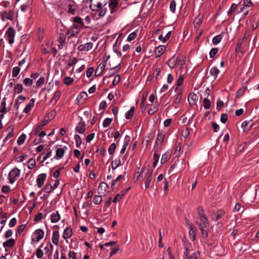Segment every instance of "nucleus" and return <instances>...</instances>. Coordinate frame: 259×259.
Returning <instances> with one entry per match:
<instances>
[{
  "instance_id": "25",
  "label": "nucleus",
  "mask_w": 259,
  "mask_h": 259,
  "mask_svg": "<svg viewBox=\"0 0 259 259\" xmlns=\"http://www.w3.org/2000/svg\"><path fill=\"white\" fill-rule=\"evenodd\" d=\"M73 22H74L76 24L79 25V28H81L83 26V22L82 21V19L79 16H76L73 18Z\"/></svg>"
},
{
  "instance_id": "4",
  "label": "nucleus",
  "mask_w": 259,
  "mask_h": 259,
  "mask_svg": "<svg viewBox=\"0 0 259 259\" xmlns=\"http://www.w3.org/2000/svg\"><path fill=\"white\" fill-rule=\"evenodd\" d=\"M44 235V232L41 229H37L32 235V241L34 242H38L43 238Z\"/></svg>"
},
{
  "instance_id": "23",
  "label": "nucleus",
  "mask_w": 259,
  "mask_h": 259,
  "mask_svg": "<svg viewBox=\"0 0 259 259\" xmlns=\"http://www.w3.org/2000/svg\"><path fill=\"white\" fill-rule=\"evenodd\" d=\"M165 135L163 133L160 132L159 133L157 137L156 138V145H161L163 142L164 139Z\"/></svg>"
},
{
  "instance_id": "48",
  "label": "nucleus",
  "mask_w": 259,
  "mask_h": 259,
  "mask_svg": "<svg viewBox=\"0 0 259 259\" xmlns=\"http://www.w3.org/2000/svg\"><path fill=\"white\" fill-rule=\"evenodd\" d=\"M35 165V160L34 159L30 158L28 161V167L32 169Z\"/></svg>"
},
{
  "instance_id": "2",
  "label": "nucleus",
  "mask_w": 259,
  "mask_h": 259,
  "mask_svg": "<svg viewBox=\"0 0 259 259\" xmlns=\"http://www.w3.org/2000/svg\"><path fill=\"white\" fill-rule=\"evenodd\" d=\"M20 172V170L17 167L14 168L10 171L8 178L11 184H13L18 179Z\"/></svg>"
},
{
  "instance_id": "27",
  "label": "nucleus",
  "mask_w": 259,
  "mask_h": 259,
  "mask_svg": "<svg viewBox=\"0 0 259 259\" xmlns=\"http://www.w3.org/2000/svg\"><path fill=\"white\" fill-rule=\"evenodd\" d=\"M220 73L219 69L216 67H212L210 70V74L214 77V79H216L218 75Z\"/></svg>"
},
{
  "instance_id": "9",
  "label": "nucleus",
  "mask_w": 259,
  "mask_h": 259,
  "mask_svg": "<svg viewBox=\"0 0 259 259\" xmlns=\"http://www.w3.org/2000/svg\"><path fill=\"white\" fill-rule=\"evenodd\" d=\"M86 124L84 122L80 121L75 127V132L79 134H82L85 131Z\"/></svg>"
},
{
  "instance_id": "12",
  "label": "nucleus",
  "mask_w": 259,
  "mask_h": 259,
  "mask_svg": "<svg viewBox=\"0 0 259 259\" xmlns=\"http://www.w3.org/2000/svg\"><path fill=\"white\" fill-rule=\"evenodd\" d=\"M130 187L126 189L125 190L121 191L120 193L117 194L114 197L113 202L114 203H116L117 201H119L123 197V196L125 195V194L126 193V192L130 189Z\"/></svg>"
},
{
  "instance_id": "21",
  "label": "nucleus",
  "mask_w": 259,
  "mask_h": 259,
  "mask_svg": "<svg viewBox=\"0 0 259 259\" xmlns=\"http://www.w3.org/2000/svg\"><path fill=\"white\" fill-rule=\"evenodd\" d=\"M225 214V211L224 210L220 209L217 211L215 213H214V218H213V220L214 221H217L219 220L220 219H221Z\"/></svg>"
},
{
  "instance_id": "28",
  "label": "nucleus",
  "mask_w": 259,
  "mask_h": 259,
  "mask_svg": "<svg viewBox=\"0 0 259 259\" xmlns=\"http://www.w3.org/2000/svg\"><path fill=\"white\" fill-rule=\"evenodd\" d=\"M23 90V86L21 84L17 83L14 87V94L21 93Z\"/></svg>"
},
{
  "instance_id": "40",
  "label": "nucleus",
  "mask_w": 259,
  "mask_h": 259,
  "mask_svg": "<svg viewBox=\"0 0 259 259\" xmlns=\"http://www.w3.org/2000/svg\"><path fill=\"white\" fill-rule=\"evenodd\" d=\"M102 196H103L102 194H100V195H96L95 196L94 199H93V202L95 204H100L102 201Z\"/></svg>"
},
{
  "instance_id": "8",
  "label": "nucleus",
  "mask_w": 259,
  "mask_h": 259,
  "mask_svg": "<svg viewBox=\"0 0 259 259\" xmlns=\"http://www.w3.org/2000/svg\"><path fill=\"white\" fill-rule=\"evenodd\" d=\"M198 100V96L193 93H190L188 96L189 103L191 106L195 105Z\"/></svg>"
},
{
  "instance_id": "32",
  "label": "nucleus",
  "mask_w": 259,
  "mask_h": 259,
  "mask_svg": "<svg viewBox=\"0 0 259 259\" xmlns=\"http://www.w3.org/2000/svg\"><path fill=\"white\" fill-rule=\"evenodd\" d=\"M121 163V161L120 159H117L113 161L111 163V166L113 169H116L117 167H118Z\"/></svg>"
},
{
  "instance_id": "31",
  "label": "nucleus",
  "mask_w": 259,
  "mask_h": 259,
  "mask_svg": "<svg viewBox=\"0 0 259 259\" xmlns=\"http://www.w3.org/2000/svg\"><path fill=\"white\" fill-rule=\"evenodd\" d=\"M20 68L19 66L14 67L12 70V76L13 77H17L20 72Z\"/></svg>"
},
{
  "instance_id": "51",
  "label": "nucleus",
  "mask_w": 259,
  "mask_h": 259,
  "mask_svg": "<svg viewBox=\"0 0 259 259\" xmlns=\"http://www.w3.org/2000/svg\"><path fill=\"white\" fill-rule=\"evenodd\" d=\"M218 49L217 48H212L210 52H209V57L210 58H213L214 57V56L217 54V53L218 52Z\"/></svg>"
},
{
  "instance_id": "46",
  "label": "nucleus",
  "mask_w": 259,
  "mask_h": 259,
  "mask_svg": "<svg viewBox=\"0 0 259 259\" xmlns=\"http://www.w3.org/2000/svg\"><path fill=\"white\" fill-rule=\"evenodd\" d=\"M23 83L26 87H30L33 83L32 79L29 78H26L23 80Z\"/></svg>"
},
{
  "instance_id": "43",
  "label": "nucleus",
  "mask_w": 259,
  "mask_h": 259,
  "mask_svg": "<svg viewBox=\"0 0 259 259\" xmlns=\"http://www.w3.org/2000/svg\"><path fill=\"white\" fill-rule=\"evenodd\" d=\"M42 128V125H40V124L36 125L35 128L32 131L31 134L34 135H36Z\"/></svg>"
},
{
  "instance_id": "16",
  "label": "nucleus",
  "mask_w": 259,
  "mask_h": 259,
  "mask_svg": "<svg viewBox=\"0 0 259 259\" xmlns=\"http://www.w3.org/2000/svg\"><path fill=\"white\" fill-rule=\"evenodd\" d=\"M61 219L60 215L58 211H56L52 213L51 215V222L53 223H56L58 222Z\"/></svg>"
},
{
  "instance_id": "11",
  "label": "nucleus",
  "mask_w": 259,
  "mask_h": 259,
  "mask_svg": "<svg viewBox=\"0 0 259 259\" xmlns=\"http://www.w3.org/2000/svg\"><path fill=\"white\" fill-rule=\"evenodd\" d=\"M166 51V47L165 46H159L155 48V55L156 57L161 56Z\"/></svg>"
},
{
  "instance_id": "37",
  "label": "nucleus",
  "mask_w": 259,
  "mask_h": 259,
  "mask_svg": "<svg viewBox=\"0 0 259 259\" xmlns=\"http://www.w3.org/2000/svg\"><path fill=\"white\" fill-rule=\"evenodd\" d=\"M26 136L24 134H22L17 140V143L19 145L23 144L26 139Z\"/></svg>"
},
{
  "instance_id": "59",
  "label": "nucleus",
  "mask_w": 259,
  "mask_h": 259,
  "mask_svg": "<svg viewBox=\"0 0 259 259\" xmlns=\"http://www.w3.org/2000/svg\"><path fill=\"white\" fill-rule=\"evenodd\" d=\"M123 178L122 175H119L116 179L113 180L111 183V187L112 189L114 188V186L116 185V184Z\"/></svg>"
},
{
  "instance_id": "50",
  "label": "nucleus",
  "mask_w": 259,
  "mask_h": 259,
  "mask_svg": "<svg viewBox=\"0 0 259 259\" xmlns=\"http://www.w3.org/2000/svg\"><path fill=\"white\" fill-rule=\"evenodd\" d=\"M169 157L168 153H165L164 154H163L162 155L161 159V161H160L161 163V164L165 163L167 161V160L169 159Z\"/></svg>"
},
{
  "instance_id": "53",
  "label": "nucleus",
  "mask_w": 259,
  "mask_h": 259,
  "mask_svg": "<svg viewBox=\"0 0 259 259\" xmlns=\"http://www.w3.org/2000/svg\"><path fill=\"white\" fill-rule=\"evenodd\" d=\"M243 6L246 8H249L253 6V4L251 0H244Z\"/></svg>"
},
{
  "instance_id": "19",
  "label": "nucleus",
  "mask_w": 259,
  "mask_h": 259,
  "mask_svg": "<svg viewBox=\"0 0 259 259\" xmlns=\"http://www.w3.org/2000/svg\"><path fill=\"white\" fill-rule=\"evenodd\" d=\"M13 19V12L10 11L9 12L6 11L3 13L2 20L6 21V20H12Z\"/></svg>"
},
{
  "instance_id": "42",
  "label": "nucleus",
  "mask_w": 259,
  "mask_h": 259,
  "mask_svg": "<svg viewBox=\"0 0 259 259\" xmlns=\"http://www.w3.org/2000/svg\"><path fill=\"white\" fill-rule=\"evenodd\" d=\"M112 120V118H105L103 122V126L104 127H107L110 125Z\"/></svg>"
},
{
  "instance_id": "55",
  "label": "nucleus",
  "mask_w": 259,
  "mask_h": 259,
  "mask_svg": "<svg viewBox=\"0 0 259 259\" xmlns=\"http://www.w3.org/2000/svg\"><path fill=\"white\" fill-rule=\"evenodd\" d=\"M66 40V36L64 34H60L58 38V42L59 44H64Z\"/></svg>"
},
{
  "instance_id": "60",
  "label": "nucleus",
  "mask_w": 259,
  "mask_h": 259,
  "mask_svg": "<svg viewBox=\"0 0 259 259\" xmlns=\"http://www.w3.org/2000/svg\"><path fill=\"white\" fill-rule=\"evenodd\" d=\"M45 83V77H41L36 82V85L38 87L42 86Z\"/></svg>"
},
{
  "instance_id": "24",
  "label": "nucleus",
  "mask_w": 259,
  "mask_h": 259,
  "mask_svg": "<svg viewBox=\"0 0 259 259\" xmlns=\"http://www.w3.org/2000/svg\"><path fill=\"white\" fill-rule=\"evenodd\" d=\"M15 244V240L13 238L10 239L3 243V246L5 247L11 248Z\"/></svg>"
},
{
  "instance_id": "56",
  "label": "nucleus",
  "mask_w": 259,
  "mask_h": 259,
  "mask_svg": "<svg viewBox=\"0 0 259 259\" xmlns=\"http://www.w3.org/2000/svg\"><path fill=\"white\" fill-rule=\"evenodd\" d=\"M237 7V5L235 4H232L231 6V7L229 11L228 12V15H231L232 14V13L234 11V10L236 9Z\"/></svg>"
},
{
  "instance_id": "33",
  "label": "nucleus",
  "mask_w": 259,
  "mask_h": 259,
  "mask_svg": "<svg viewBox=\"0 0 259 259\" xmlns=\"http://www.w3.org/2000/svg\"><path fill=\"white\" fill-rule=\"evenodd\" d=\"M203 106L205 109H209L211 106V102L207 97H205L203 100Z\"/></svg>"
},
{
  "instance_id": "57",
  "label": "nucleus",
  "mask_w": 259,
  "mask_h": 259,
  "mask_svg": "<svg viewBox=\"0 0 259 259\" xmlns=\"http://www.w3.org/2000/svg\"><path fill=\"white\" fill-rule=\"evenodd\" d=\"M199 256V253L198 252H195L191 256L187 258H184V259H198Z\"/></svg>"
},
{
  "instance_id": "17",
  "label": "nucleus",
  "mask_w": 259,
  "mask_h": 259,
  "mask_svg": "<svg viewBox=\"0 0 259 259\" xmlns=\"http://www.w3.org/2000/svg\"><path fill=\"white\" fill-rule=\"evenodd\" d=\"M61 96V92L59 90L56 91L53 95V96L50 100V102L55 105Z\"/></svg>"
},
{
  "instance_id": "29",
  "label": "nucleus",
  "mask_w": 259,
  "mask_h": 259,
  "mask_svg": "<svg viewBox=\"0 0 259 259\" xmlns=\"http://www.w3.org/2000/svg\"><path fill=\"white\" fill-rule=\"evenodd\" d=\"M177 64V59L172 57L169 59L167 61V64L170 68H173Z\"/></svg>"
},
{
  "instance_id": "5",
  "label": "nucleus",
  "mask_w": 259,
  "mask_h": 259,
  "mask_svg": "<svg viewBox=\"0 0 259 259\" xmlns=\"http://www.w3.org/2000/svg\"><path fill=\"white\" fill-rule=\"evenodd\" d=\"M118 2L117 0H109L108 7L110 9L111 14H114L117 9Z\"/></svg>"
},
{
  "instance_id": "15",
  "label": "nucleus",
  "mask_w": 259,
  "mask_h": 259,
  "mask_svg": "<svg viewBox=\"0 0 259 259\" xmlns=\"http://www.w3.org/2000/svg\"><path fill=\"white\" fill-rule=\"evenodd\" d=\"M73 234L72 230L70 227H67L64 231L63 238L65 239L70 238Z\"/></svg>"
},
{
  "instance_id": "64",
  "label": "nucleus",
  "mask_w": 259,
  "mask_h": 259,
  "mask_svg": "<svg viewBox=\"0 0 259 259\" xmlns=\"http://www.w3.org/2000/svg\"><path fill=\"white\" fill-rule=\"evenodd\" d=\"M94 70V67H89L88 68L87 70V76L88 77H90L92 75Z\"/></svg>"
},
{
  "instance_id": "47",
  "label": "nucleus",
  "mask_w": 259,
  "mask_h": 259,
  "mask_svg": "<svg viewBox=\"0 0 259 259\" xmlns=\"http://www.w3.org/2000/svg\"><path fill=\"white\" fill-rule=\"evenodd\" d=\"M244 39V38H243L242 39H239L238 40L235 50L236 53H239L241 51V45Z\"/></svg>"
},
{
  "instance_id": "54",
  "label": "nucleus",
  "mask_w": 259,
  "mask_h": 259,
  "mask_svg": "<svg viewBox=\"0 0 259 259\" xmlns=\"http://www.w3.org/2000/svg\"><path fill=\"white\" fill-rule=\"evenodd\" d=\"M74 79L70 77H66L64 79V83L67 85H70L73 81Z\"/></svg>"
},
{
  "instance_id": "44",
  "label": "nucleus",
  "mask_w": 259,
  "mask_h": 259,
  "mask_svg": "<svg viewBox=\"0 0 259 259\" xmlns=\"http://www.w3.org/2000/svg\"><path fill=\"white\" fill-rule=\"evenodd\" d=\"M158 109V107L157 106L153 105L148 110V113L150 115H152L156 113Z\"/></svg>"
},
{
  "instance_id": "62",
  "label": "nucleus",
  "mask_w": 259,
  "mask_h": 259,
  "mask_svg": "<svg viewBox=\"0 0 259 259\" xmlns=\"http://www.w3.org/2000/svg\"><path fill=\"white\" fill-rule=\"evenodd\" d=\"M190 134L189 130L188 128H186L185 130L182 131L181 135L184 138H187Z\"/></svg>"
},
{
  "instance_id": "22",
  "label": "nucleus",
  "mask_w": 259,
  "mask_h": 259,
  "mask_svg": "<svg viewBox=\"0 0 259 259\" xmlns=\"http://www.w3.org/2000/svg\"><path fill=\"white\" fill-rule=\"evenodd\" d=\"M59 233L58 231H54L53 236L52 238V242L55 244L58 245L59 241Z\"/></svg>"
},
{
  "instance_id": "30",
  "label": "nucleus",
  "mask_w": 259,
  "mask_h": 259,
  "mask_svg": "<svg viewBox=\"0 0 259 259\" xmlns=\"http://www.w3.org/2000/svg\"><path fill=\"white\" fill-rule=\"evenodd\" d=\"M223 35L222 34H220L215 36L212 39V42L214 45L218 44L222 39Z\"/></svg>"
},
{
  "instance_id": "3",
  "label": "nucleus",
  "mask_w": 259,
  "mask_h": 259,
  "mask_svg": "<svg viewBox=\"0 0 259 259\" xmlns=\"http://www.w3.org/2000/svg\"><path fill=\"white\" fill-rule=\"evenodd\" d=\"M15 33V29L12 27H10L8 28L6 33V37L10 44L14 43Z\"/></svg>"
},
{
  "instance_id": "63",
  "label": "nucleus",
  "mask_w": 259,
  "mask_h": 259,
  "mask_svg": "<svg viewBox=\"0 0 259 259\" xmlns=\"http://www.w3.org/2000/svg\"><path fill=\"white\" fill-rule=\"evenodd\" d=\"M137 33L136 32H133L128 35L127 40L132 41L134 40L137 37Z\"/></svg>"
},
{
  "instance_id": "39",
  "label": "nucleus",
  "mask_w": 259,
  "mask_h": 259,
  "mask_svg": "<svg viewBox=\"0 0 259 259\" xmlns=\"http://www.w3.org/2000/svg\"><path fill=\"white\" fill-rule=\"evenodd\" d=\"M134 110H135V108L132 107L130 109V110L125 113V118L127 119H131L133 115Z\"/></svg>"
},
{
  "instance_id": "20",
  "label": "nucleus",
  "mask_w": 259,
  "mask_h": 259,
  "mask_svg": "<svg viewBox=\"0 0 259 259\" xmlns=\"http://www.w3.org/2000/svg\"><path fill=\"white\" fill-rule=\"evenodd\" d=\"M35 102V99L32 98L30 100L29 103L27 104L24 109V112L25 113H28L30 110H31L32 108L34 106Z\"/></svg>"
},
{
  "instance_id": "34",
  "label": "nucleus",
  "mask_w": 259,
  "mask_h": 259,
  "mask_svg": "<svg viewBox=\"0 0 259 259\" xmlns=\"http://www.w3.org/2000/svg\"><path fill=\"white\" fill-rule=\"evenodd\" d=\"M207 229L208 228H199L201 232V237L204 239H206L208 237Z\"/></svg>"
},
{
  "instance_id": "61",
  "label": "nucleus",
  "mask_w": 259,
  "mask_h": 259,
  "mask_svg": "<svg viewBox=\"0 0 259 259\" xmlns=\"http://www.w3.org/2000/svg\"><path fill=\"white\" fill-rule=\"evenodd\" d=\"M77 62V60L76 58H72L70 59L69 62L68 63V66L69 67L72 66L74 65Z\"/></svg>"
},
{
  "instance_id": "13",
  "label": "nucleus",
  "mask_w": 259,
  "mask_h": 259,
  "mask_svg": "<svg viewBox=\"0 0 259 259\" xmlns=\"http://www.w3.org/2000/svg\"><path fill=\"white\" fill-rule=\"evenodd\" d=\"M67 149V147L64 146L62 148H58L56 151V158H62L64 154L65 151Z\"/></svg>"
},
{
  "instance_id": "26",
  "label": "nucleus",
  "mask_w": 259,
  "mask_h": 259,
  "mask_svg": "<svg viewBox=\"0 0 259 259\" xmlns=\"http://www.w3.org/2000/svg\"><path fill=\"white\" fill-rule=\"evenodd\" d=\"M189 235L192 241H194L196 238V231L193 227V225H191L189 227Z\"/></svg>"
},
{
  "instance_id": "1",
  "label": "nucleus",
  "mask_w": 259,
  "mask_h": 259,
  "mask_svg": "<svg viewBox=\"0 0 259 259\" xmlns=\"http://www.w3.org/2000/svg\"><path fill=\"white\" fill-rule=\"evenodd\" d=\"M110 58V56L107 57H104L102 58V61L99 66L97 67L95 70V75L97 76H100L103 71L104 70L105 67L106 66L107 62L109 58Z\"/></svg>"
},
{
  "instance_id": "52",
  "label": "nucleus",
  "mask_w": 259,
  "mask_h": 259,
  "mask_svg": "<svg viewBox=\"0 0 259 259\" xmlns=\"http://www.w3.org/2000/svg\"><path fill=\"white\" fill-rule=\"evenodd\" d=\"M44 253L42 250L40 248H38L36 250V256L38 258H41L43 257Z\"/></svg>"
},
{
  "instance_id": "7",
  "label": "nucleus",
  "mask_w": 259,
  "mask_h": 259,
  "mask_svg": "<svg viewBox=\"0 0 259 259\" xmlns=\"http://www.w3.org/2000/svg\"><path fill=\"white\" fill-rule=\"evenodd\" d=\"M47 178L46 174H41L37 176L36 179V183L38 188H41Z\"/></svg>"
},
{
  "instance_id": "10",
  "label": "nucleus",
  "mask_w": 259,
  "mask_h": 259,
  "mask_svg": "<svg viewBox=\"0 0 259 259\" xmlns=\"http://www.w3.org/2000/svg\"><path fill=\"white\" fill-rule=\"evenodd\" d=\"M153 169L148 172V176L145 181V187L146 189L149 188L150 186V184L153 179Z\"/></svg>"
},
{
  "instance_id": "14",
  "label": "nucleus",
  "mask_w": 259,
  "mask_h": 259,
  "mask_svg": "<svg viewBox=\"0 0 259 259\" xmlns=\"http://www.w3.org/2000/svg\"><path fill=\"white\" fill-rule=\"evenodd\" d=\"M200 220V223L199 224V228H208V220L205 217L199 218Z\"/></svg>"
},
{
  "instance_id": "41",
  "label": "nucleus",
  "mask_w": 259,
  "mask_h": 259,
  "mask_svg": "<svg viewBox=\"0 0 259 259\" xmlns=\"http://www.w3.org/2000/svg\"><path fill=\"white\" fill-rule=\"evenodd\" d=\"M56 115V112L55 110H53L51 111L49 113H48L47 116H46L48 119L51 121L52 119H53Z\"/></svg>"
},
{
  "instance_id": "35",
  "label": "nucleus",
  "mask_w": 259,
  "mask_h": 259,
  "mask_svg": "<svg viewBox=\"0 0 259 259\" xmlns=\"http://www.w3.org/2000/svg\"><path fill=\"white\" fill-rule=\"evenodd\" d=\"M74 140L76 143V146L77 148H79L81 144H82V140L80 137L78 135H75L74 136Z\"/></svg>"
},
{
  "instance_id": "6",
  "label": "nucleus",
  "mask_w": 259,
  "mask_h": 259,
  "mask_svg": "<svg viewBox=\"0 0 259 259\" xmlns=\"http://www.w3.org/2000/svg\"><path fill=\"white\" fill-rule=\"evenodd\" d=\"M108 188V185L105 182H101L98 186V193L102 194L103 196L106 195L107 192V189Z\"/></svg>"
},
{
  "instance_id": "45",
  "label": "nucleus",
  "mask_w": 259,
  "mask_h": 259,
  "mask_svg": "<svg viewBox=\"0 0 259 259\" xmlns=\"http://www.w3.org/2000/svg\"><path fill=\"white\" fill-rule=\"evenodd\" d=\"M176 3L175 0H172L170 1V5H169V9L170 11L172 13H175L176 11Z\"/></svg>"
},
{
  "instance_id": "58",
  "label": "nucleus",
  "mask_w": 259,
  "mask_h": 259,
  "mask_svg": "<svg viewBox=\"0 0 259 259\" xmlns=\"http://www.w3.org/2000/svg\"><path fill=\"white\" fill-rule=\"evenodd\" d=\"M27 157V156L26 154L22 155L20 156L17 157L16 158V161L18 162H21L23 161H24L26 158Z\"/></svg>"
},
{
  "instance_id": "38",
  "label": "nucleus",
  "mask_w": 259,
  "mask_h": 259,
  "mask_svg": "<svg viewBox=\"0 0 259 259\" xmlns=\"http://www.w3.org/2000/svg\"><path fill=\"white\" fill-rule=\"evenodd\" d=\"M116 148V144L114 143L111 144L108 148L109 153L111 155L113 154L115 152Z\"/></svg>"
},
{
  "instance_id": "18",
  "label": "nucleus",
  "mask_w": 259,
  "mask_h": 259,
  "mask_svg": "<svg viewBox=\"0 0 259 259\" xmlns=\"http://www.w3.org/2000/svg\"><path fill=\"white\" fill-rule=\"evenodd\" d=\"M6 131L8 133L7 136L4 140V142H5L6 141L9 140L10 138H11L14 136V128L12 126H9L7 128Z\"/></svg>"
},
{
  "instance_id": "36",
  "label": "nucleus",
  "mask_w": 259,
  "mask_h": 259,
  "mask_svg": "<svg viewBox=\"0 0 259 259\" xmlns=\"http://www.w3.org/2000/svg\"><path fill=\"white\" fill-rule=\"evenodd\" d=\"M6 98H4L3 101L1 102L0 107V112L5 113L6 112Z\"/></svg>"
},
{
  "instance_id": "49",
  "label": "nucleus",
  "mask_w": 259,
  "mask_h": 259,
  "mask_svg": "<svg viewBox=\"0 0 259 259\" xmlns=\"http://www.w3.org/2000/svg\"><path fill=\"white\" fill-rule=\"evenodd\" d=\"M197 214L199 216V218L205 217V214L204 213L203 208L201 206H199L197 208Z\"/></svg>"
}]
</instances>
